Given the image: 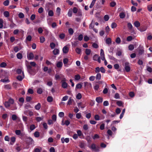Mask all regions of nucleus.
Returning a JSON list of instances; mask_svg holds the SVG:
<instances>
[{
	"label": "nucleus",
	"instance_id": "f257e3e1",
	"mask_svg": "<svg viewBox=\"0 0 152 152\" xmlns=\"http://www.w3.org/2000/svg\"><path fill=\"white\" fill-rule=\"evenodd\" d=\"M27 68L28 72L31 75H34L36 74V70L29 65H27Z\"/></svg>",
	"mask_w": 152,
	"mask_h": 152
},
{
	"label": "nucleus",
	"instance_id": "f03ea898",
	"mask_svg": "<svg viewBox=\"0 0 152 152\" xmlns=\"http://www.w3.org/2000/svg\"><path fill=\"white\" fill-rule=\"evenodd\" d=\"M25 141L28 145H31L34 143L33 140L30 137H26L25 138Z\"/></svg>",
	"mask_w": 152,
	"mask_h": 152
},
{
	"label": "nucleus",
	"instance_id": "7ed1b4c3",
	"mask_svg": "<svg viewBox=\"0 0 152 152\" xmlns=\"http://www.w3.org/2000/svg\"><path fill=\"white\" fill-rule=\"evenodd\" d=\"M89 148L95 151H99V147L96 146V145L94 143L92 144L89 147Z\"/></svg>",
	"mask_w": 152,
	"mask_h": 152
},
{
	"label": "nucleus",
	"instance_id": "20e7f679",
	"mask_svg": "<svg viewBox=\"0 0 152 152\" xmlns=\"http://www.w3.org/2000/svg\"><path fill=\"white\" fill-rule=\"evenodd\" d=\"M124 69L126 72H129L130 70V67L129 66V63L128 62H126L125 63Z\"/></svg>",
	"mask_w": 152,
	"mask_h": 152
},
{
	"label": "nucleus",
	"instance_id": "39448f33",
	"mask_svg": "<svg viewBox=\"0 0 152 152\" xmlns=\"http://www.w3.org/2000/svg\"><path fill=\"white\" fill-rule=\"evenodd\" d=\"M34 57V55L32 52L30 53L27 55V58L28 60H32L33 59Z\"/></svg>",
	"mask_w": 152,
	"mask_h": 152
},
{
	"label": "nucleus",
	"instance_id": "423d86ee",
	"mask_svg": "<svg viewBox=\"0 0 152 152\" xmlns=\"http://www.w3.org/2000/svg\"><path fill=\"white\" fill-rule=\"evenodd\" d=\"M144 50L143 47L139 48L138 49V54L140 55L144 53Z\"/></svg>",
	"mask_w": 152,
	"mask_h": 152
},
{
	"label": "nucleus",
	"instance_id": "0eeeda50",
	"mask_svg": "<svg viewBox=\"0 0 152 152\" xmlns=\"http://www.w3.org/2000/svg\"><path fill=\"white\" fill-rule=\"evenodd\" d=\"M22 76L20 75L18 76L17 77V79L20 81H22L24 77V75L23 72H22Z\"/></svg>",
	"mask_w": 152,
	"mask_h": 152
},
{
	"label": "nucleus",
	"instance_id": "6e6552de",
	"mask_svg": "<svg viewBox=\"0 0 152 152\" xmlns=\"http://www.w3.org/2000/svg\"><path fill=\"white\" fill-rule=\"evenodd\" d=\"M96 101L98 103L102 102L103 99V98L100 97H97L96 98Z\"/></svg>",
	"mask_w": 152,
	"mask_h": 152
},
{
	"label": "nucleus",
	"instance_id": "1a4fd4ad",
	"mask_svg": "<svg viewBox=\"0 0 152 152\" xmlns=\"http://www.w3.org/2000/svg\"><path fill=\"white\" fill-rule=\"evenodd\" d=\"M0 81L4 83H8L10 82V80H9L8 77H5L4 79H1Z\"/></svg>",
	"mask_w": 152,
	"mask_h": 152
},
{
	"label": "nucleus",
	"instance_id": "9d476101",
	"mask_svg": "<svg viewBox=\"0 0 152 152\" xmlns=\"http://www.w3.org/2000/svg\"><path fill=\"white\" fill-rule=\"evenodd\" d=\"M64 80H62L61 82L62 83L61 86L62 87L64 88H66L67 87V83L65 82H63Z\"/></svg>",
	"mask_w": 152,
	"mask_h": 152
},
{
	"label": "nucleus",
	"instance_id": "9b49d317",
	"mask_svg": "<svg viewBox=\"0 0 152 152\" xmlns=\"http://www.w3.org/2000/svg\"><path fill=\"white\" fill-rule=\"evenodd\" d=\"M70 121L68 120H67L65 121V123H64V120L62 121L61 125H66V126H68L70 124Z\"/></svg>",
	"mask_w": 152,
	"mask_h": 152
},
{
	"label": "nucleus",
	"instance_id": "f8f14e48",
	"mask_svg": "<svg viewBox=\"0 0 152 152\" xmlns=\"http://www.w3.org/2000/svg\"><path fill=\"white\" fill-rule=\"evenodd\" d=\"M69 51V48L66 46H65L63 48V53H67Z\"/></svg>",
	"mask_w": 152,
	"mask_h": 152
},
{
	"label": "nucleus",
	"instance_id": "ddd939ff",
	"mask_svg": "<svg viewBox=\"0 0 152 152\" xmlns=\"http://www.w3.org/2000/svg\"><path fill=\"white\" fill-rule=\"evenodd\" d=\"M53 54L54 55H57L59 54V50L57 48L55 49L53 51Z\"/></svg>",
	"mask_w": 152,
	"mask_h": 152
},
{
	"label": "nucleus",
	"instance_id": "4468645a",
	"mask_svg": "<svg viewBox=\"0 0 152 152\" xmlns=\"http://www.w3.org/2000/svg\"><path fill=\"white\" fill-rule=\"evenodd\" d=\"M41 107V105L40 103H38L37 105H36L34 107L35 109L37 110H39Z\"/></svg>",
	"mask_w": 152,
	"mask_h": 152
},
{
	"label": "nucleus",
	"instance_id": "2eb2a0df",
	"mask_svg": "<svg viewBox=\"0 0 152 152\" xmlns=\"http://www.w3.org/2000/svg\"><path fill=\"white\" fill-rule=\"evenodd\" d=\"M95 25L94 22L92 20L91 23L89 25V29H93L94 28Z\"/></svg>",
	"mask_w": 152,
	"mask_h": 152
},
{
	"label": "nucleus",
	"instance_id": "dca6fc26",
	"mask_svg": "<svg viewBox=\"0 0 152 152\" xmlns=\"http://www.w3.org/2000/svg\"><path fill=\"white\" fill-rule=\"evenodd\" d=\"M15 138L14 137H11L10 139L11 141L10 142V144L13 145L14 143L15 142Z\"/></svg>",
	"mask_w": 152,
	"mask_h": 152
},
{
	"label": "nucleus",
	"instance_id": "f3484780",
	"mask_svg": "<svg viewBox=\"0 0 152 152\" xmlns=\"http://www.w3.org/2000/svg\"><path fill=\"white\" fill-rule=\"evenodd\" d=\"M22 48L21 47L18 48L17 46H15L14 47V50L15 52H17L18 51L20 50Z\"/></svg>",
	"mask_w": 152,
	"mask_h": 152
},
{
	"label": "nucleus",
	"instance_id": "a211bd4d",
	"mask_svg": "<svg viewBox=\"0 0 152 152\" xmlns=\"http://www.w3.org/2000/svg\"><path fill=\"white\" fill-rule=\"evenodd\" d=\"M83 83H80L77 84L76 86V89H81L82 87V84Z\"/></svg>",
	"mask_w": 152,
	"mask_h": 152
},
{
	"label": "nucleus",
	"instance_id": "6ab92c4d",
	"mask_svg": "<svg viewBox=\"0 0 152 152\" xmlns=\"http://www.w3.org/2000/svg\"><path fill=\"white\" fill-rule=\"evenodd\" d=\"M106 43L108 45L111 44L112 43L111 39L110 38H107L106 40Z\"/></svg>",
	"mask_w": 152,
	"mask_h": 152
},
{
	"label": "nucleus",
	"instance_id": "aec40b11",
	"mask_svg": "<svg viewBox=\"0 0 152 152\" xmlns=\"http://www.w3.org/2000/svg\"><path fill=\"white\" fill-rule=\"evenodd\" d=\"M134 25L136 27L138 28L140 26V24L138 21H136L134 22Z\"/></svg>",
	"mask_w": 152,
	"mask_h": 152
},
{
	"label": "nucleus",
	"instance_id": "412c9836",
	"mask_svg": "<svg viewBox=\"0 0 152 152\" xmlns=\"http://www.w3.org/2000/svg\"><path fill=\"white\" fill-rule=\"evenodd\" d=\"M75 51L79 54H81V50L78 48H76L75 49Z\"/></svg>",
	"mask_w": 152,
	"mask_h": 152
},
{
	"label": "nucleus",
	"instance_id": "4be33fe9",
	"mask_svg": "<svg viewBox=\"0 0 152 152\" xmlns=\"http://www.w3.org/2000/svg\"><path fill=\"white\" fill-rule=\"evenodd\" d=\"M127 26L129 30H131L132 29L133 26L130 23H128L127 24Z\"/></svg>",
	"mask_w": 152,
	"mask_h": 152
},
{
	"label": "nucleus",
	"instance_id": "5701e85b",
	"mask_svg": "<svg viewBox=\"0 0 152 152\" xmlns=\"http://www.w3.org/2000/svg\"><path fill=\"white\" fill-rule=\"evenodd\" d=\"M17 57V58L19 59H21L22 58V53H18L16 55Z\"/></svg>",
	"mask_w": 152,
	"mask_h": 152
},
{
	"label": "nucleus",
	"instance_id": "b1692460",
	"mask_svg": "<svg viewBox=\"0 0 152 152\" xmlns=\"http://www.w3.org/2000/svg\"><path fill=\"white\" fill-rule=\"evenodd\" d=\"M96 80H99L101 79V75L100 73H98L97 74L96 76Z\"/></svg>",
	"mask_w": 152,
	"mask_h": 152
},
{
	"label": "nucleus",
	"instance_id": "393cba45",
	"mask_svg": "<svg viewBox=\"0 0 152 152\" xmlns=\"http://www.w3.org/2000/svg\"><path fill=\"white\" fill-rule=\"evenodd\" d=\"M3 14L4 16L6 18H7L9 16V12L7 11H5L4 12Z\"/></svg>",
	"mask_w": 152,
	"mask_h": 152
},
{
	"label": "nucleus",
	"instance_id": "a878e982",
	"mask_svg": "<svg viewBox=\"0 0 152 152\" xmlns=\"http://www.w3.org/2000/svg\"><path fill=\"white\" fill-rule=\"evenodd\" d=\"M91 52V50L90 49H86L85 50V53L87 55H89Z\"/></svg>",
	"mask_w": 152,
	"mask_h": 152
},
{
	"label": "nucleus",
	"instance_id": "bb28decb",
	"mask_svg": "<svg viewBox=\"0 0 152 152\" xmlns=\"http://www.w3.org/2000/svg\"><path fill=\"white\" fill-rule=\"evenodd\" d=\"M125 109H124L122 111L121 114H120V117H119V118L120 119H122V118L123 117V116L125 113Z\"/></svg>",
	"mask_w": 152,
	"mask_h": 152
},
{
	"label": "nucleus",
	"instance_id": "cd10ccee",
	"mask_svg": "<svg viewBox=\"0 0 152 152\" xmlns=\"http://www.w3.org/2000/svg\"><path fill=\"white\" fill-rule=\"evenodd\" d=\"M47 100L48 102H52L53 101V98L51 96H48L47 98Z\"/></svg>",
	"mask_w": 152,
	"mask_h": 152
},
{
	"label": "nucleus",
	"instance_id": "c85d7f7f",
	"mask_svg": "<svg viewBox=\"0 0 152 152\" xmlns=\"http://www.w3.org/2000/svg\"><path fill=\"white\" fill-rule=\"evenodd\" d=\"M9 3L10 1L9 0H6L3 2V4L5 6H7L9 5Z\"/></svg>",
	"mask_w": 152,
	"mask_h": 152
},
{
	"label": "nucleus",
	"instance_id": "c756f323",
	"mask_svg": "<svg viewBox=\"0 0 152 152\" xmlns=\"http://www.w3.org/2000/svg\"><path fill=\"white\" fill-rule=\"evenodd\" d=\"M63 65L62 62H58L56 64V66L57 67L60 68L62 67Z\"/></svg>",
	"mask_w": 152,
	"mask_h": 152
},
{
	"label": "nucleus",
	"instance_id": "7c9ffc66",
	"mask_svg": "<svg viewBox=\"0 0 152 152\" xmlns=\"http://www.w3.org/2000/svg\"><path fill=\"white\" fill-rule=\"evenodd\" d=\"M119 16L120 18L121 19H123L124 18L125 16V14L123 12H121L119 14Z\"/></svg>",
	"mask_w": 152,
	"mask_h": 152
},
{
	"label": "nucleus",
	"instance_id": "2f4dec72",
	"mask_svg": "<svg viewBox=\"0 0 152 152\" xmlns=\"http://www.w3.org/2000/svg\"><path fill=\"white\" fill-rule=\"evenodd\" d=\"M54 13L53 10H50L48 12V15L50 16H53V15Z\"/></svg>",
	"mask_w": 152,
	"mask_h": 152
},
{
	"label": "nucleus",
	"instance_id": "473e14b6",
	"mask_svg": "<svg viewBox=\"0 0 152 152\" xmlns=\"http://www.w3.org/2000/svg\"><path fill=\"white\" fill-rule=\"evenodd\" d=\"M68 32L69 34L72 35L73 34L74 31L72 28H70L68 29Z\"/></svg>",
	"mask_w": 152,
	"mask_h": 152
},
{
	"label": "nucleus",
	"instance_id": "72a5a7b5",
	"mask_svg": "<svg viewBox=\"0 0 152 152\" xmlns=\"http://www.w3.org/2000/svg\"><path fill=\"white\" fill-rule=\"evenodd\" d=\"M80 78V75L77 74L75 76V80H78Z\"/></svg>",
	"mask_w": 152,
	"mask_h": 152
},
{
	"label": "nucleus",
	"instance_id": "f704fd0d",
	"mask_svg": "<svg viewBox=\"0 0 152 152\" xmlns=\"http://www.w3.org/2000/svg\"><path fill=\"white\" fill-rule=\"evenodd\" d=\"M34 135L35 137H38L39 136V133L38 131H36L34 133Z\"/></svg>",
	"mask_w": 152,
	"mask_h": 152
},
{
	"label": "nucleus",
	"instance_id": "c9c22d12",
	"mask_svg": "<svg viewBox=\"0 0 152 152\" xmlns=\"http://www.w3.org/2000/svg\"><path fill=\"white\" fill-rule=\"evenodd\" d=\"M18 17L20 18H23L24 17V14L22 12H20L18 15Z\"/></svg>",
	"mask_w": 152,
	"mask_h": 152
},
{
	"label": "nucleus",
	"instance_id": "e433bc0d",
	"mask_svg": "<svg viewBox=\"0 0 152 152\" xmlns=\"http://www.w3.org/2000/svg\"><path fill=\"white\" fill-rule=\"evenodd\" d=\"M99 56L97 54H95L94 55L93 57V60L94 61H97V60L99 58Z\"/></svg>",
	"mask_w": 152,
	"mask_h": 152
},
{
	"label": "nucleus",
	"instance_id": "4c0bfd02",
	"mask_svg": "<svg viewBox=\"0 0 152 152\" xmlns=\"http://www.w3.org/2000/svg\"><path fill=\"white\" fill-rule=\"evenodd\" d=\"M43 92L42 89L41 88H38L37 89V92L39 94H41Z\"/></svg>",
	"mask_w": 152,
	"mask_h": 152
},
{
	"label": "nucleus",
	"instance_id": "58836bf2",
	"mask_svg": "<svg viewBox=\"0 0 152 152\" xmlns=\"http://www.w3.org/2000/svg\"><path fill=\"white\" fill-rule=\"evenodd\" d=\"M77 133L78 136H79V137L81 136L82 135L83 136V134H82L81 130H80L77 131Z\"/></svg>",
	"mask_w": 152,
	"mask_h": 152
},
{
	"label": "nucleus",
	"instance_id": "ea45409f",
	"mask_svg": "<svg viewBox=\"0 0 152 152\" xmlns=\"http://www.w3.org/2000/svg\"><path fill=\"white\" fill-rule=\"evenodd\" d=\"M116 5V3L115 2L113 1L110 3V6L112 7H113Z\"/></svg>",
	"mask_w": 152,
	"mask_h": 152
},
{
	"label": "nucleus",
	"instance_id": "a19ab883",
	"mask_svg": "<svg viewBox=\"0 0 152 152\" xmlns=\"http://www.w3.org/2000/svg\"><path fill=\"white\" fill-rule=\"evenodd\" d=\"M117 25L116 23L114 22L112 23L111 24V27L112 28H115L117 27Z\"/></svg>",
	"mask_w": 152,
	"mask_h": 152
},
{
	"label": "nucleus",
	"instance_id": "79ce46f5",
	"mask_svg": "<svg viewBox=\"0 0 152 152\" xmlns=\"http://www.w3.org/2000/svg\"><path fill=\"white\" fill-rule=\"evenodd\" d=\"M134 48V46L133 45L131 44L129 46V49L130 50H132Z\"/></svg>",
	"mask_w": 152,
	"mask_h": 152
},
{
	"label": "nucleus",
	"instance_id": "37998d69",
	"mask_svg": "<svg viewBox=\"0 0 152 152\" xmlns=\"http://www.w3.org/2000/svg\"><path fill=\"white\" fill-rule=\"evenodd\" d=\"M7 65V64L4 62L1 63L0 64V67H5Z\"/></svg>",
	"mask_w": 152,
	"mask_h": 152
},
{
	"label": "nucleus",
	"instance_id": "c03bdc74",
	"mask_svg": "<svg viewBox=\"0 0 152 152\" xmlns=\"http://www.w3.org/2000/svg\"><path fill=\"white\" fill-rule=\"evenodd\" d=\"M50 46L51 49H53L55 48L56 45L54 42H51L50 44Z\"/></svg>",
	"mask_w": 152,
	"mask_h": 152
},
{
	"label": "nucleus",
	"instance_id": "a18cd8bd",
	"mask_svg": "<svg viewBox=\"0 0 152 152\" xmlns=\"http://www.w3.org/2000/svg\"><path fill=\"white\" fill-rule=\"evenodd\" d=\"M10 103L7 102H6L4 103V105L6 107L8 108V107H10Z\"/></svg>",
	"mask_w": 152,
	"mask_h": 152
},
{
	"label": "nucleus",
	"instance_id": "49530a36",
	"mask_svg": "<svg viewBox=\"0 0 152 152\" xmlns=\"http://www.w3.org/2000/svg\"><path fill=\"white\" fill-rule=\"evenodd\" d=\"M147 29L146 27H140L139 30L141 32L145 31Z\"/></svg>",
	"mask_w": 152,
	"mask_h": 152
},
{
	"label": "nucleus",
	"instance_id": "de8ad7c7",
	"mask_svg": "<svg viewBox=\"0 0 152 152\" xmlns=\"http://www.w3.org/2000/svg\"><path fill=\"white\" fill-rule=\"evenodd\" d=\"M92 137L94 140H95L99 138V136L98 134H95L94 136Z\"/></svg>",
	"mask_w": 152,
	"mask_h": 152
},
{
	"label": "nucleus",
	"instance_id": "09e8293b",
	"mask_svg": "<svg viewBox=\"0 0 152 152\" xmlns=\"http://www.w3.org/2000/svg\"><path fill=\"white\" fill-rule=\"evenodd\" d=\"M65 37V35L64 33L61 34L59 35V38L61 39H64Z\"/></svg>",
	"mask_w": 152,
	"mask_h": 152
},
{
	"label": "nucleus",
	"instance_id": "8fccbe9b",
	"mask_svg": "<svg viewBox=\"0 0 152 152\" xmlns=\"http://www.w3.org/2000/svg\"><path fill=\"white\" fill-rule=\"evenodd\" d=\"M82 95L80 93H78L76 96V98L78 99H80L82 98Z\"/></svg>",
	"mask_w": 152,
	"mask_h": 152
},
{
	"label": "nucleus",
	"instance_id": "3c124183",
	"mask_svg": "<svg viewBox=\"0 0 152 152\" xmlns=\"http://www.w3.org/2000/svg\"><path fill=\"white\" fill-rule=\"evenodd\" d=\"M8 102L10 103V104H13L14 102V101L13 99L10 98L9 99Z\"/></svg>",
	"mask_w": 152,
	"mask_h": 152
},
{
	"label": "nucleus",
	"instance_id": "603ef678",
	"mask_svg": "<svg viewBox=\"0 0 152 152\" xmlns=\"http://www.w3.org/2000/svg\"><path fill=\"white\" fill-rule=\"evenodd\" d=\"M94 119L96 121H99L100 120V116L98 115H96L94 117Z\"/></svg>",
	"mask_w": 152,
	"mask_h": 152
},
{
	"label": "nucleus",
	"instance_id": "864d4df0",
	"mask_svg": "<svg viewBox=\"0 0 152 152\" xmlns=\"http://www.w3.org/2000/svg\"><path fill=\"white\" fill-rule=\"evenodd\" d=\"M100 68L99 67H97L95 68V72L97 73H99V72L100 71Z\"/></svg>",
	"mask_w": 152,
	"mask_h": 152
},
{
	"label": "nucleus",
	"instance_id": "5fc2aeb1",
	"mask_svg": "<svg viewBox=\"0 0 152 152\" xmlns=\"http://www.w3.org/2000/svg\"><path fill=\"white\" fill-rule=\"evenodd\" d=\"M117 104L119 106H121L122 105V102L121 101H117L116 102Z\"/></svg>",
	"mask_w": 152,
	"mask_h": 152
},
{
	"label": "nucleus",
	"instance_id": "6e6d98bb",
	"mask_svg": "<svg viewBox=\"0 0 152 152\" xmlns=\"http://www.w3.org/2000/svg\"><path fill=\"white\" fill-rule=\"evenodd\" d=\"M83 129L85 130H87L88 129V126L87 124H84L83 127Z\"/></svg>",
	"mask_w": 152,
	"mask_h": 152
},
{
	"label": "nucleus",
	"instance_id": "4d7b16f0",
	"mask_svg": "<svg viewBox=\"0 0 152 152\" xmlns=\"http://www.w3.org/2000/svg\"><path fill=\"white\" fill-rule=\"evenodd\" d=\"M83 36L82 34L79 35L78 37V39L79 41H81L83 40Z\"/></svg>",
	"mask_w": 152,
	"mask_h": 152
},
{
	"label": "nucleus",
	"instance_id": "13d9d810",
	"mask_svg": "<svg viewBox=\"0 0 152 152\" xmlns=\"http://www.w3.org/2000/svg\"><path fill=\"white\" fill-rule=\"evenodd\" d=\"M121 40L120 38L119 37L117 38L115 40V42L117 44H119L121 42Z\"/></svg>",
	"mask_w": 152,
	"mask_h": 152
},
{
	"label": "nucleus",
	"instance_id": "bf43d9fd",
	"mask_svg": "<svg viewBox=\"0 0 152 152\" xmlns=\"http://www.w3.org/2000/svg\"><path fill=\"white\" fill-rule=\"evenodd\" d=\"M46 64L48 65H50V67H52V65H53V64L51 62H50V61H49L48 60H47L46 61Z\"/></svg>",
	"mask_w": 152,
	"mask_h": 152
},
{
	"label": "nucleus",
	"instance_id": "052dcab7",
	"mask_svg": "<svg viewBox=\"0 0 152 152\" xmlns=\"http://www.w3.org/2000/svg\"><path fill=\"white\" fill-rule=\"evenodd\" d=\"M35 126L34 124H32L30 125V129L32 131L35 128Z\"/></svg>",
	"mask_w": 152,
	"mask_h": 152
},
{
	"label": "nucleus",
	"instance_id": "680f3d73",
	"mask_svg": "<svg viewBox=\"0 0 152 152\" xmlns=\"http://www.w3.org/2000/svg\"><path fill=\"white\" fill-rule=\"evenodd\" d=\"M40 42L41 43H43L45 41V38L43 37H40Z\"/></svg>",
	"mask_w": 152,
	"mask_h": 152
},
{
	"label": "nucleus",
	"instance_id": "e2e57ef3",
	"mask_svg": "<svg viewBox=\"0 0 152 152\" xmlns=\"http://www.w3.org/2000/svg\"><path fill=\"white\" fill-rule=\"evenodd\" d=\"M15 133L16 135H19L21 134V132L20 130H15Z\"/></svg>",
	"mask_w": 152,
	"mask_h": 152
},
{
	"label": "nucleus",
	"instance_id": "0e129e2a",
	"mask_svg": "<svg viewBox=\"0 0 152 152\" xmlns=\"http://www.w3.org/2000/svg\"><path fill=\"white\" fill-rule=\"evenodd\" d=\"M68 96L66 95L63 97L62 99H61V101H66L68 99Z\"/></svg>",
	"mask_w": 152,
	"mask_h": 152
},
{
	"label": "nucleus",
	"instance_id": "69168bd1",
	"mask_svg": "<svg viewBox=\"0 0 152 152\" xmlns=\"http://www.w3.org/2000/svg\"><path fill=\"white\" fill-rule=\"evenodd\" d=\"M73 99H71V98H69L67 103V105H70L72 103V101H73Z\"/></svg>",
	"mask_w": 152,
	"mask_h": 152
},
{
	"label": "nucleus",
	"instance_id": "338daca9",
	"mask_svg": "<svg viewBox=\"0 0 152 152\" xmlns=\"http://www.w3.org/2000/svg\"><path fill=\"white\" fill-rule=\"evenodd\" d=\"M147 8L149 12L152 11V6L151 5H148L147 6Z\"/></svg>",
	"mask_w": 152,
	"mask_h": 152
},
{
	"label": "nucleus",
	"instance_id": "774afa93",
	"mask_svg": "<svg viewBox=\"0 0 152 152\" xmlns=\"http://www.w3.org/2000/svg\"><path fill=\"white\" fill-rule=\"evenodd\" d=\"M114 67L115 69L117 70L119 69L120 66L118 64H115L114 65Z\"/></svg>",
	"mask_w": 152,
	"mask_h": 152
}]
</instances>
